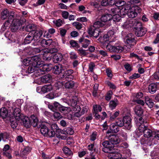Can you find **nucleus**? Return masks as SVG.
I'll use <instances>...</instances> for the list:
<instances>
[{
    "label": "nucleus",
    "instance_id": "obj_28",
    "mask_svg": "<svg viewBox=\"0 0 159 159\" xmlns=\"http://www.w3.org/2000/svg\"><path fill=\"white\" fill-rule=\"evenodd\" d=\"M143 133L144 137L147 138H149L152 135L153 136L154 133L151 130L147 128L145 129Z\"/></svg>",
    "mask_w": 159,
    "mask_h": 159
},
{
    "label": "nucleus",
    "instance_id": "obj_40",
    "mask_svg": "<svg viewBox=\"0 0 159 159\" xmlns=\"http://www.w3.org/2000/svg\"><path fill=\"white\" fill-rule=\"evenodd\" d=\"M51 129L55 133H59L61 132V130L57 126L56 124H52L51 126Z\"/></svg>",
    "mask_w": 159,
    "mask_h": 159
},
{
    "label": "nucleus",
    "instance_id": "obj_62",
    "mask_svg": "<svg viewBox=\"0 0 159 159\" xmlns=\"http://www.w3.org/2000/svg\"><path fill=\"white\" fill-rule=\"evenodd\" d=\"M138 125L139 126V130H140V132H143V131H144L145 129H146L147 128V127H146L143 124H141L139 125V124H138Z\"/></svg>",
    "mask_w": 159,
    "mask_h": 159
},
{
    "label": "nucleus",
    "instance_id": "obj_61",
    "mask_svg": "<svg viewBox=\"0 0 159 159\" xmlns=\"http://www.w3.org/2000/svg\"><path fill=\"white\" fill-rule=\"evenodd\" d=\"M131 8H132V10L136 12L137 14L138 13H140L141 11L140 8L137 6H134Z\"/></svg>",
    "mask_w": 159,
    "mask_h": 159
},
{
    "label": "nucleus",
    "instance_id": "obj_35",
    "mask_svg": "<svg viewBox=\"0 0 159 159\" xmlns=\"http://www.w3.org/2000/svg\"><path fill=\"white\" fill-rule=\"evenodd\" d=\"M104 25L105 24L103 23L102 22L101 20H100L98 21L95 22L94 23L93 25L91 26H93L94 28H98L102 27L104 26Z\"/></svg>",
    "mask_w": 159,
    "mask_h": 159
},
{
    "label": "nucleus",
    "instance_id": "obj_27",
    "mask_svg": "<svg viewBox=\"0 0 159 159\" xmlns=\"http://www.w3.org/2000/svg\"><path fill=\"white\" fill-rule=\"evenodd\" d=\"M157 85L154 83L150 84L148 86V90L150 93H154L157 89Z\"/></svg>",
    "mask_w": 159,
    "mask_h": 159
},
{
    "label": "nucleus",
    "instance_id": "obj_5",
    "mask_svg": "<svg viewBox=\"0 0 159 159\" xmlns=\"http://www.w3.org/2000/svg\"><path fill=\"white\" fill-rule=\"evenodd\" d=\"M135 37V36L132 34H129L128 35L126 39V42L128 44V48H129L130 47L131 48L132 46L136 44V42L134 39Z\"/></svg>",
    "mask_w": 159,
    "mask_h": 159
},
{
    "label": "nucleus",
    "instance_id": "obj_44",
    "mask_svg": "<svg viewBox=\"0 0 159 159\" xmlns=\"http://www.w3.org/2000/svg\"><path fill=\"white\" fill-rule=\"evenodd\" d=\"M115 124L118 126L122 127L124 126L123 119L118 118L116 120Z\"/></svg>",
    "mask_w": 159,
    "mask_h": 159
},
{
    "label": "nucleus",
    "instance_id": "obj_37",
    "mask_svg": "<svg viewBox=\"0 0 159 159\" xmlns=\"http://www.w3.org/2000/svg\"><path fill=\"white\" fill-rule=\"evenodd\" d=\"M110 128L112 132L114 133H117L119 130V129L118 127V126L116 124H112L110 125Z\"/></svg>",
    "mask_w": 159,
    "mask_h": 159
},
{
    "label": "nucleus",
    "instance_id": "obj_57",
    "mask_svg": "<svg viewBox=\"0 0 159 159\" xmlns=\"http://www.w3.org/2000/svg\"><path fill=\"white\" fill-rule=\"evenodd\" d=\"M72 111L73 113H74L80 111L81 110V108L79 106L76 105L72 107Z\"/></svg>",
    "mask_w": 159,
    "mask_h": 159
},
{
    "label": "nucleus",
    "instance_id": "obj_48",
    "mask_svg": "<svg viewBox=\"0 0 159 159\" xmlns=\"http://www.w3.org/2000/svg\"><path fill=\"white\" fill-rule=\"evenodd\" d=\"M121 19V17L119 14H116L112 16V21L118 22L120 21Z\"/></svg>",
    "mask_w": 159,
    "mask_h": 159
},
{
    "label": "nucleus",
    "instance_id": "obj_64",
    "mask_svg": "<svg viewBox=\"0 0 159 159\" xmlns=\"http://www.w3.org/2000/svg\"><path fill=\"white\" fill-rule=\"evenodd\" d=\"M23 62L24 64L26 66L30 65L31 63H32L31 58V59H30V58L25 59L24 60Z\"/></svg>",
    "mask_w": 159,
    "mask_h": 159
},
{
    "label": "nucleus",
    "instance_id": "obj_53",
    "mask_svg": "<svg viewBox=\"0 0 159 159\" xmlns=\"http://www.w3.org/2000/svg\"><path fill=\"white\" fill-rule=\"evenodd\" d=\"M69 43L71 46L73 47H80V46L78 45V43L75 40H71L70 41Z\"/></svg>",
    "mask_w": 159,
    "mask_h": 159
},
{
    "label": "nucleus",
    "instance_id": "obj_41",
    "mask_svg": "<svg viewBox=\"0 0 159 159\" xmlns=\"http://www.w3.org/2000/svg\"><path fill=\"white\" fill-rule=\"evenodd\" d=\"M118 101L116 99V100H111L110 102L109 107L111 109L113 110L115 108L117 105Z\"/></svg>",
    "mask_w": 159,
    "mask_h": 159
},
{
    "label": "nucleus",
    "instance_id": "obj_7",
    "mask_svg": "<svg viewBox=\"0 0 159 159\" xmlns=\"http://www.w3.org/2000/svg\"><path fill=\"white\" fill-rule=\"evenodd\" d=\"M31 61L36 68H41L43 64L40 58L38 56H34L31 57Z\"/></svg>",
    "mask_w": 159,
    "mask_h": 159
},
{
    "label": "nucleus",
    "instance_id": "obj_10",
    "mask_svg": "<svg viewBox=\"0 0 159 159\" xmlns=\"http://www.w3.org/2000/svg\"><path fill=\"white\" fill-rule=\"evenodd\" d=\"M10 112L12 114L14 117L18 120H20V119H22V116L21 115L20 110V109L18 108H16L13 110L12 109L11 111H10Z\"/></svg>",
    "mask_w": 159,
    "mask_h": 159
},
{
    "label": "nucleus",
    "instance_id": "obj_42",
    "mask_svg": "<svg viewBox=\"0 0 159 159\" xmlns=\"http://www.w3.org/2000/svg\"><path fill=\"white\" fill-rule=\"evenodd\" d=\"M64 153L66 155L71 156L73 155L71 151L67 147H64L62 149Z\"/></svg>",
    "mask_w": 159,
    "mask_h": 159
},
{
    "label": "nucleus",
    "instance_id": "obj_3",
    "mask_svg": "<svg viewBox=\"0 0 159 159\" xmlns=\"http://www.w3.org/2000/svg\"><path fill=\"white\" fill-rule=\"evenodd\" d=\"M22 24L20 20V18L14 19L11 25V31L15 32L21 28Z\"/></svg>",
    "mask_w": 159,
    "mask_h": 159
},
{
    "label": "nucleus",
    "instance_id": "obj_24",
    "mask_svg": "<svg viewBox=\"0 0 159 159\" xmlns=\"http://www.w3.org/2000/svg\"><path fill=\"white\" fill-rule=\"evenodd\" d=\"M52 79V76L49 74L44 75L41 78V80L43 83H46L48 82Z\"/></svg>",
    "mask_w": 159,
    "mask_h": 159
},
{
    "label": "nucleus",
    "instance_id": "obj_13",
    "mask_svg": "<svg viewBox=\"0 0 159 159\" xmlns=\"http://www.w3.org/2000/svg\"><path fill=\"white\" fill-rule=\"evenodd\" d=\"M61 105L58 102H55L53 103V105L48 104V107L52 111H56L59 110Z\"/></svg>",
    "mask_w": 159,
    "mask_h": 159
},
{
    "label": "nucleus",
    "instance_id": "obj_1",
    "mask_svg": "<svg viewBox=\"0 0 159 159\" xmlns=\"http://www.w3.org/2000/svg\"><path fill=\"white\" fill-rule=\"evenodd\" d=\"M102 144L104 147L102 149L103 151L108 153L109 159H122L121 155L117 149L114 148V145L109 140L103 142Z\"/></svg>",
    "mask_w": 159,
    "mask_h": 159
},
{
    "label": "nucleus",
    "instance_id": "obj_51",
    "mask_svg": "<svg viewBox=\"0 0 159 159\" xmlns=\"http://www.w3.org/2000/svg\"><path fill=\"white\" fill-rule=\"evenodd\" d=\"M73 25L78 30H80L82 27L81 24L78 22L73 23Z\"/></svg>",
    "mask_w": 159,
    "mask_h": 159
},
{
    "label": "nucleus",
    "instance_id": "obj_60",
    "mask_svg": "<svg viewBox=\"0 0 159 159\" xmlns=\"http://www.w3.org/2000/svg\"><path fill=\"white\" fill-rule=\"evenodd\" d=\"M112 94V92L111 91H109L105 96V99L107 101L110 100L111 98V95Z\"/></svg>",
    "mask_w": 159,
    "mask_h": 159
},
{
    "label": "nucleus",
    "instance_id": "obj_12",
    "mask_svg": "<svg viewBox=\"0 0 159 159\" xmlns=\"http://www.w3.org/2000/svg\"><path fill=\"white\" fill-rule=\"evenodd\" d=\"M30 125H31L34 127L37 126L39 127L38 124H39V122L37 117L34 115H31L30 118Z\"/></svg>",
    "mask_w": 159,
    "mask_h": 159
},
{
    "label": "nucleus",
    "instance_id": "obj_6",
    "mask_svg": "<svg viewBox=\"0 0 159 159\" xmlns=\"http://www.w3.org/2000/svg\"><path fill=\"white\" fill-rule=\"evenodd\" d=\"M124 122V127L127 130H130L132 127V119L130 116L126 115L123 117Z\"/></svg>",
    "mask_w": 159,
    "mask_h": 159
},
{
    "label": "nucleus",
    "instance_id": "obj_45",
    "mask_svg": "<svg viewBox=\"0 0 159 159\" xmlns=\"http://www.w3.org/2000/svg\"><path fill=\"white\" fill-rule=\"evenodd\" d=\"M35 27L34 25L32 24H29L26 26L25 28V30L28 32H31L33 30H34Z\"/></svg>",
    "mask_w": 159,
    "mask_h": 159
},
{
    "label": "nucleus",
    "instance_id": "obj_15",
    "mask_svg": "<svg viewBox=\"0 0 159 159\" xmlns=\"http://www.w3.org/2000/svg\"><path fill=\"white\" fill-rule=\"evenodd\" d=\"M62 66L60 64L55 65L52 69V72L56 74H59L62 72Z\"/></svg>",
    "mask_w": 159,
    "mask_h": 159
},
{
    "label": "nucleus",
    "instance_id": "obj_20",
    "mask_svg": "<svg viewBox=\"0 0 159 159\" xmlns=\"http://www.w3.org/2000/svg\"><path fill=\"white\" fill-rule=\"evenodd\" d=\"M53 55L51 53L47 52L46 50L44 51V53L43 54V59L47 61H49L52 59Z\"/></svg>",
    "mask_w": 159,
    "mask_h": 159
},
{
    "label": "nucleus",
    "instance_id": "obj_56",
    "mask_svg": "<svg viewBox=\"0 0 159 159\" xmlns=\"http://www.w3.org/2000/svg\"><path fill=\"white\" fill-rule=\"evenodd\" d=\"M33 54H36L40 53L42 51V49H40L39 48H33L32 49Z\"/></svg>",
    "mask_w": 159,
    "mask_h": 159
},
{
    "label": "nucleus",
    "instance_id": "obj_43",
    "mask_svg": "<svg viewBox=\"0 0 159 159\" xmlns=\"http://www.w3.org/2000/svg\"><path fill=\"white\" fill-rule=\"evenodd\" d=\"M119 111H117L114 113H110V120H114L119 115Z\"/></svg>",
    "mask_w": 159,
    "mask_h": 159
},
{
    "label": "nucleus",
    "instance_id": "obj_16",
    "mask_svg": "<svg viewBox=\"0 0 159 159\" xmlns=\"http://www.w3.org/2000/svg\"><path fill=\"white\" fill-rule=\"evenodd\" d=\"M146 32V29L143 27L136 30L135 35L138 37H142L144 35Z\"/></svg>",
    "mask_w": 159,
    "mask_h": 159
},
{
    "label": "nucleus",
    "instance_id": "obj_26",
    "mask_svg": "<svg viewBox=\"0 0 159 159\" xmlns=\"http://www.w3.org/2000/svg\"><path fill=\"white\" fill-rule=\"evenodd\" d=\"M145 102L146 104L150 108L152 107L154 105V103L152 100L147 96L145 97Z\"/></svg>",
    "mask_w": 159,
    "mask_h": 159
},
{
    "label": "nucleus",
    "instance_id": "obj_36",
    "mask_svg": "<svg viewBox=\"0 0 159 159\" xmlns=\"http://www.w3.org/2000/svg\"><path fill=\"white\" fill-rule=\"evenodd\" d=\"M40 68L43 71L44 74H45V72L48 71L52 69L51 67H50L48 64H44Z\"/></svg>",
    "mask_w": 159,
    "mask_h": 159
},
{
    "label": "nucleus",
    "instance_id": "obj_38",
    "mask_svg": "<svg viewBox=\"0 0 159 159\" xmlns=\"http://www.w3.org/2000/svg\"><path fill=\"white\" fill-rule=\"evenodd\" d=\"M127 15L129 18H133L137 16V14L136 12L132 10V8L130 7L129 11L128 12Z\"/></svg>",
    "mask_w": 159,
    "mask_h": 159
},
{
    "label": "nucleus",
    "instance_id": "obj_50",
    "mask_svg": "<svg viewBox=\"0 0 159 159\" xmlns=\"http://www.w3.org/2000/svg\"><path fill=\"white\" fill-rule=\"evenodd\" d=\"M120 11V9L118 7L112 8L111 9L110 12L112 14H118Z\"/></svg>",
    "mask_w": 159,
    "mask_h": 159
},
{
    "label": "nucleus",
    "instance_id": "obj_8",
    "mask_svg": "<svg viewBox=\"0 0 159 159\" xmlns=\"http://www.w3.org/2000/svg\"><path fill=\"white\" fill-rule=\"evenodd\" d=\"M88 33L89 34L97 38L99 35L101 31L98 28H96L93 26H90L89 29Z\"/></svg>",
    "mask_w": 159,
    "mask_h": 159
},
{
    "label": "nucleus",
    "instance_id": "obj_25",
    "mask_svg": "<svg viewBox=\"0 0 159 159\" xmlns=\"http://www.w3.org/2000/svg\"><path fill=\"white\" fill-rule=\"evenodd\" d=\"M8 112L6 108H2L0 110V115L3 119L6 118L8 116Z\"/></svg>",
    "mask_w": 159,
    "mask_h": 159
},
{
    "label": "nucleus",
    "instance_id": "obj_30",
    "mask_svg": "<svg viewBox=\"0 0 159 159\" xmlns=\"http://www.w3.org/2000/svg\"><path fill=\"white\" fill-rule=\"evenodd\" d=\"M30 151V148L29 147H26L22 150L20 152V157H23L27 154Z\"/></svg>",
    "mask_w": 159,
    "mask_h": 159
},
{
    "label": "nucleus",
    "instance_id": "obj_59",
    "mask_svg": "<svg viewBox=\"0 0 159 159\" xmlns=\"http://www.w3.org/2000/svg\"><path fill=\"white\" fill-rule=\"evenodd\" d=\"M44 50H46L47 52H49V53L51 54H52L54 53L57 52L58 51V50L55 48H51L49 49H45Z\"/></svg>",
    "mask_w": 159,
    "mask_h": 159
},
{
    "label": "nucleus",
    "instance_id": "obj_32",
    "mask_svg": "<svg viewBox=\"0 0 159 159\" xmlns=\"http://www.w3.org/2000/svg\"><path fill=\"white\" fill-rule=\"evenodd\" d=\"M19 120L16 119L14 117H12L10 120L11 125V127L13 128H15L17 125L18 121Z\"/></svg>",
    "mask_w": 159,
    "mask_h": 159
},
{
    "label": "nucleus",
    "instance_id": "obj_23",
    "mask_svg": "<svg viewBox=\"0 0 159 159\" xmlns=\"http://www.w3.org/2000/svg\"><path fill=\"white\" fill-rule=\"evenodd\" d=\"M52 42V40L51 39H48V40L43 39L40 42V43L42 46L47 47L51 45Z\"/></svg>",
    "mask_w": 159,
    "mask_h": 159
},
{
    "label": "nucleus",
    "instance_id": "obj_2",
    "mask_svg": "<svg viewBox=\"0 0 159 159\" xmlns=\"http://www.w3.org/2000/svg\"><path fill=\"white\" fill-rule=\"evenodd\" d=\"M43 34L42 31L41 30H33L30 32L24 39V43L27 44L34 40L37 41L38 40Z\"/></svg>",
    "mask_w": 159,
    "mask_h": 159
},
{
    "label": "nucleus",
    "instance_id": "obj_33",
    "mask_svg": "<svg viewBox=\"0 0 159 159\" xmlns=\"http://www.w3.org/2000/svg\"><path fill=\"white\" fill-rule=\"evenodd\" d=\"M48 130V128L44 125H42L41 126L40 132L42 134L46 136Z\"/></svg>",
    "mask_w": 159,
    "mask_h": 159
},
{
    "label": "nucleus",
    "instance_id": "obj_14",
    "mask_svg": "<svg viewBox=\"0 0 159 159\" xmlns=\"http://www.w3.org/2000/svg\"><path fill=\"white\" fill-rule=\"evenodd\" d=\"M112 15L110 14H104L102 15L100 19L101 21L105 23L109 21H112Z\"/></svg>",
    "mask_w": 159,
    "mask_h": 159
},
{
    "label": "nucleus",
    "instance_id": "obj_58",
    "mask_svg": "<svg viewBox=\"0 0 159 159\" xmlns=\"http://www.w3.org/2000/svg\"><path fill=\"white\" fill-rule=\"evenodd\" d=\"M156 139L154 138L153 139H152L151 141H149L148 143V145L149 146H151L153 145L154 144H156L158 143L157 140H156Z\"/></svg>",
    "mask_w": 159,
    "mask_h": 159
},
{
    "label": "nucleus",
    "instance_id": "obj_52",
    "mask_svg": "<svg viewBox=\"0 0 159 159\" xmlns=\"http://www.w3.org/2000/svg\"><path fill=\"white\" fill-rule=\"evenodd\" d=\"M55 133H56L51 129L50 130L48 129V133L46 136H48L49 137H53L55 136Z\"/></svg>",
    "mask_w": 159,
    "mask_h": 159
},
{
    "label": "nucleus",
    "instance_id": "obj_39",
    "mask_svg": "<svg viewBox=\"0 0 159 159\" xmlns=\"http://www.w3.org/2000/svg\"><path fill=\"white\" fill-rule=\"evenodd\" d=\"M21 119L22 120L25 126L26 127H29L30 125V118H29L28 117H25L23 119L22 118Z\"/></svg>",
    "mask_w": 159,
    "mask_h": 159
},
{
    "label": "nucleus",
    "instance_id": "obj_49",
    "mask_svg": "<svg viewBox=\"0 0 159 159\" xmlns=\"http://www.w3.org/2000/svg\"><path fill=\"white\" fill-rule=\"evenodd\" d=\"M73 72V70H68L65 71V73L64 74V75L66 76V77H68V76H70V78H73V76L71 75Z\"/></svg>",
    "mask_w": 159,
    "mask_h": 159
},
{
    "label": "nucleus",
    "instance_id": "obj_46",
    "mask_svg": "<svg viewBox=\"0 0 159 159\" xmlns=\"http://www.w3.org/2000/svg\"><path fill=\"white\" fill-rule=\"evenodd\" d=\"M34 75L36 76H41L44 74L43 71L40 68H36L34 72Z\"/></svg>",
    "mask_w": 159,
    "mask_h": 159
},
{
    "label": "nucleus",
    "instance_id": "obj_34",
    "mask_svg": "<svg viewBox=\"0 0 159 159\" xmlns=\"http://www.w3.org/2000/svg\"><path fill=\"white\" fill-rule=\"evenodd\" d=\"M134 112L137 115L142 116L143 113V110L139 106H137L135 108Z\"/></svg>",
    "mask_w": 159,
    "mask_h": 159
},
{
    "label": "nucleus",
    "instance_id": "obj_11",
    "mask_svg": "<svg viewBox=\"0 0 159 159\" xmlns=\"http://www.w3.org/2000/svg\"><path fill=\"white\" fill-rule=\"evenodd\" d=\"M108 138L110 142L114 145L117 144L120 141V139L119 137L115 134H112L111 135H109Z\"/></svg>",
    "mask_w": 159,
    "mask_h": 159
},
{
    "label": "nucleus",
    "instance_id": "obj_54",
    "mask_svg": "<svg viewBox=\"0 0 159 159\" xmlns=\"http://www.w3.org/2000/svg\"><path fill=\"white\" fill-rule=\"evenodd\" d=\"M90 41L86 39L84 43H82V47L84 48H86L90 43Z\"/></svg>",
    "mask_w": 159,
    "mask_h": 159
},
{
    "label": "nucleus",
    "instance_id": "obj_29",
    "mask_svg": "<svg viewBox=\"0 0 159 159\" xmlns=\"http://www.w3.org/2000/svg\"><path fill=\"white\" fill-rule=\"evenodd\" d=\"M34 66V65H33V63L32 62V63H30L28 67V69L26 70V72L30 74L34 72H35V70H36V68L35 66Z\"/></svg>",
    "mask_w": 159,
    "mask_h": 159
},
{
    "label": "nucleus",
    "instance_id": "obj_63",
    "mask_svg": "<svg viewBox=\"0 0 159 159\" xmlns=\"http://www.w3.org/2000/svg\"><path fill=\"white\" fill-rule=\"evenodd\" d=\"M100 5L103 7L108 6V1L107 0H101L100 1Z\"/></svg>",
    "mask_w": 159,
    "mask_h": 159
},
{
    "label": "nucleus",
    "instance_id": "obj_18",
    "mask_svg": "<svg viewBox=\"0 0 159 159\" xmlns=\"http://www.w3.org/2000/svg\"><path fill=\"white\" fill-rule=\"evenodd\" d=\"M131 6L129 4H127L124 6L122 9L120 10V13L122 15H125L126 14H128L129 10L130 9Z\"/></svg>",
    "mask_w": 159,
    "mask_h": 159
},
{
    "label": "nucleus",
    "instance_id": "obj_9",
    "mask_svg": "<svg viewBox=\"0 0 159 159\" xmlns=\"http://www.w3.org/2000/svg\"><path fill=\"white\" fill-rule=\"evenodd\" d=\"M129 22L130 26L134 27L136 30L143 27L141 23L136 19H131L129 20Z\"/></svg>",
    "mask_w": 159,
    "mask_h": 159
},
{
    "label": "nucleus",
    "instance_id": "obj_22",
    "mask_svg": "<svg viewBox=\"0 0 159 159\" xmlns=\"http://www.w3.org/2000/svg\"><path fill=\"white\" fill-rule=\"evenodd\" d=\"M71 110V109L69 107H65L61 105L59 110L62 113H63L64 115H65L70 112Z\"/></svg>",
    "mask_w": 159,
    "mask_h": 159
},
{
    "label": "nucleus",
    "instance_id": "obj_17",
    "mask_svg": "<svg viewBox=\"0 0 159 159\" xmlns=\"http://www.w3.org/2000/svg\"><path fill=\"white\" fill-rule=\"evenodd\" d=\"M53 87L51 85H45L40 89V91L39 92L42 93H45L50 91L52 89Z\"/></svg>",
    "mask_w": 159,
    "mask_h": 159
},
{
    "label": "nucleus",
    "instance_id": "obj_47",
    "mask_svg": "<svg viewBox=\"0 0 159 159\" xmlns=\"http://www.w3.org/2000/svg\"><path fill=\"white\" fill-rule=\"evenodd\" d=\"M64 130L66 134L70 135H72L74 133L73 129L70 127L65 128L64 129Z\"/></svg>",
    "mask_w": 159,
    "mask_h": 159
},
{
    "label": "nucleus",
    "instance_id": "obj_31",
    "mask_svg": "<svg viewBox=\"0 0 159 159\" xmlns=\"http://www.w3.org/2000/svg\"><path fill=\"white\" fill-rule=\"evenodd\" d=\"M75 83L72 81H68L65 84L64 86L66 89H71L75 86Z\"/></svg>",
    "mask_w": 159,
    "mask_h": 159
},
{
    "label": "nucleus",
    "instance_id": "obj_19",
    "mask_svg": "<svg viewBox=\"0 0 159 159\" xmlns=\"http://www.w3.org/2000/svg\"><path fill=\"white\" fill-rule=\"evenodd\" d=\"M63 59V56L61 54L57 53L52 57L53 61L54 63H57L61 61Z\"/></svg>",
    "mask_w": 159,
    "mask_h": 159
},
{
    "label": "nucleus",
    "instance_id": "obj_21",
    "mask_svg": "<svg viewBox=\"0 0 159 159\" xmlns=\"http://www.w3.org/2000/svg\"><path fill=\"white\" fill-rule=\"evenodd\" d=\"M9 14V10L7 9H4L2 10L1 12V18L2 20H5L8 17Z\"/></svg>",
    "mask_w": 159,
    "mask_h": 159
},
{
    "label": "nucleus",
    "instance_id": "obj_55",
    "mask_svg": "<svg viewBox=\"0 0 159 159\" xmlns=\"http://www.w3.org/2000/svg\"><path fill=\"white\" fill-rule=\"evenodd\" d=\"M93 108L94 112H98V111H102V108L99 105H94Z\"/></svg>",
    "mask_w": 159,
    "mask_h": 159
},
{
    "label": "nucleus",
    "instance_id": "obj_4",
    "mask_svg": "<svg viewBox=\"0 0 159 159\" xmlns=\"http://www.w3.org/2000/svg\"><path fill=\"white\" fill-rule=\"evenodd\" d=\"M107 49L111 52L120 53L124 50L123 48L120 45L114 46L108 44L106 46Z\"/></svg>",
    "mask_w": 159,
    "mask_h": 159
}]
</instances>
